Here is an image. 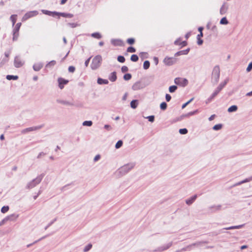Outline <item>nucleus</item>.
<instances>
[{"instance_id": "nucleus-1", "label": "nucleus", "mask_w": 252, "mask_h": 252, "mask_svg": "<svg viewBox=\"0 0 252 252\" xmlns=\"http://www.w3.org/2000/svg\"><path fill=\"white\" fill-rule=\"evenodd\" d=\"M220 76V69L219 65H216L213 69L211 77L212 83L216 84L219 81Z\"/></svg>"}, {"instance_id": "nucleus-2", "label": "nucleus", "mask_w": 252, "mask_h": 252, "mask_svg": "<svg viewBox=\"0 0 252 252\" xmlns=\"http://www.w3.org/2000/svg\"><path fill=\"white\" fill-rule=\"evenodd\" d=\"M135 163L132 162L123 165L118 170V172L121 175H123L128 173L130 170L135 166Z\"/></svg>"}, {"instance_id": "nucleus-3", "label": "nucleus", "mask_w": 252, "mask_h": 252, "mask_svg": "<svg viewBox=\"0 0 252 252\" xmlns=\"http://www.w3.org/2000/svg\"><path fill=\"white\" fill-rule=\"evenodd\" d=\"M43 177V175L42 174L39 175L35 179L29 182L27 185L26 188L28 189H31L35 187L37 185L39 184L41 182Z\"/></svg>"}, {"instance_id": "nucleus-4", "label": "nucleus", "mask_w": 252, "mask_h": 252, "mask_svg": "<svg viewBox=\"0 0 252 252\" xmlns=\"http://www.w3.org/2000/svg\"><path fill=\"white\" fill-rule=\"evenodd\" d=\"M101 61L102 58L101 56L97 55L94 57L91 64V68L93 70L98 68L101 64Z\"/></svg>"}, {"instance_id": "nucleus-5", "label": "nucleus", "mask_w": 252, "mask_h": 252, "mask_svg": "<svg viewBox=\"0 0 252 252\" xmlns=\"http://www.w3.org/2000/svg\"><path fill=\"white\" fill-rule=\"evenodd\" d=\"M177 62V59L174 57H166L163 61V62L164 63V64L166 66H171L174 64H175Z\"/></svg>"}, {"instance_id": "nucleus-6", "label": "nucleus", "mask_w": 252, "mask_h": 252, "mask_svg": "<svg viewBox=\"0 0 252 252\" xmlns=\"http://www.w3.org/2000/svg\"><path fill=\"white\" fill-rule=\"evenodd\" d=\"M174 83L176 85H180L182 87H185L188 85V81L186 78L177 77L174 79Z\"/></svg>"}, {"instance_id": "nucleus-7", "label": "nucleus", "mask_w": 252, "mask_h": 252, "mask_svg": "<svg viewBox=\"0 0 252 252\" xmlns=\"http://www.w3.org/2000/svg\"><path fill=\"white\" fill-rule=\"evenodd\" d=\"M21 26V23H18L13 31V40H17L19 36V31Z\"/></svg>"}, {"instance_id": "nucleus-8", "label": "nucleus", "mask_w": 252, "mask_h": 252, "mask_svg": "<svg viewBox=\"0 0 252 252\" xmlns=\"http://www.w3.org/2000/svg\"><path fill=\"white\" fill-rule=\"evenodd\" d=\"M38 14V12L36 10L31 11L26 13L22 18V21H26L28 19L35 16Z\"/></svg>"}, {"instance_id": "nucleus-9", "label": "nucleus", "mask_w": 252, "mask_h": 252, "mask_svg": "<svg viewBox=\"0 0 252 252\" xmlns=\"http://www.w3.org/2000/svg\"><path fill=\"white\" fill-rule=\"evenodd\" d=\"M42 127H43V126L41 125V126H36L28 127V128H27L22 130L21 133L25 134V133H27L28 132H29L32 131L37 130H38V129L41 128Z\"/></svg>"}, {"instance_id": "nucleus-10", "label": "nucleus", "mask_w": 252, "mask_h": 252, "mask_svg": "<svg viewBox=\"0 0 252 252\" xmlns=\"http://www.w3.org/2000/svg\"><path fill=\"white\" fill-rule=\"evenodd\" d=\"M221 91V90L220 89L217 87L210 97L208 98L206 100V103L211 102Z\"/></svg>"}, {"instance_id": "nucleus-11", "label": "nucleus", "mask_w": 252, "mask_h": 252, "mask_svg": "<svg viewBox=\"0 0 252 252\" xmlns=\"http://www.w3.org/2000/svg\"><path fill=\"white\" fill-rule=\"evenodd\" d=\"M14 64L15 67L19 68L23 65L24 62L22 61L19 56H16L14 59Z\"/></svg>"}, {"instance_id": "nucleus-12", "label": "nucleus", "mask_w": 252, "mask_h": 252, "mask_svg": "<svg viewBox=\"0 0 252 252\" xmlns=\"http://www.w3.org/2000/svg\"><path fill=\"white\" fill-rule=\"evenodd\" d=\"M172 245V242H169L168 244L164 245L158 248L157 249L154 250V252H161L165 250L168 249Z\"/></svg>"}, {"instance_id": "nucleus-13", "label": "nucleus", "mask_w": 252, "mask_h": 252, "mask_svg": "<svg viewBox=\"0 0 252 252\" xmlns=\"http://www.w3.org/2000/svg\"><path fill=\"white\" fill-rule=\"evenodd\" d=\"M18 217V216H16L14 214L11 215L5 218L0 222V226L2 225L5 221L7 220H15Z\"/></svg>"}, {"instance_id": "nucleus-14", "label": "nucleus", "mask_w": 252, "mask_h": 252, "mask_svg": "<svg viewBox=\"0 0 252 252\" xmlns=\"http://www.w3.org/2000/svg\"><path fill=\"white\" fill-rule=\"evenodd\" d=\"M228 9V5L226 2H224L222 6H221L220 10V15H224L225 14Z\"/></svg>"}, {"instance_id": "nucleus-15", "label": "nucleus", "mask_w": 252, "mask_h": 252, "mask_svg": "<svg viewBox=\"0 0 252 252\" xmlns=\"http://www.w3.org/2000/svg\"><path fill=\"white\" fill-rule=\"evenodd\" d=\"M221 205H213L208 207V210L210 213H215L218 211H220L221 209Z\"/></svg>"}, {"instance_id": "nucleus-16", "label": "nucleus", "mask_w": 252, "mask_h": 252, "mask_svg": "<svg viewBox=\"0 0 252 252\" xmlns=\"http://www.w3.org/2000/svg\"><path fill=\"white\" fill-rule=\"evenodd\" d=\"M55 13L56 14V15L61 16L63 17H65V18H71L73 17V15L71 13H64V12H57V13Z\"/></svg>"}, {"instance_id": "nucleus-17", "label": "nucleus", "mask_w": 252, "mask_h": 252, "mask_svg": "<svg viewBox=\"0 0 252 252\" xmlns=\"http://www.w3.org/2000/svg\"><path fill=\"white\" fill-rule=\"evenodd\" d=\"M197 197V195L196 194H195L191 196L190 198H188L186 200V203L188 205H191L193 202L196 200V198Z\"/></svg>"}, {"instance_id": "nucleus-18", "label": "nucleus", "mask_w": 252, "mask_h": 252, "mask_svg": "<svg viewBox=\"0 0 252 252\" xmlns=\"http://www.w3.org/2000/svg\"><path fill=\"white\" fill-rule=\"evenodd\" d=\"M111 42L114 46H123V42L121 39H112L111 40Z\"/></svg>"}, {"instance_id": "nucleus-19", "label": "nucleus", "mask_w": 252, "mask_h": 252, "mask_svg": "<svg viewBox=\"0 0 252 252\" xmlns=\"http://www.w3.org/2000/svg\"><path fill=\"white\" fill-rule=\"evenodd\" d=\"M68 80H64V79L62 78H59L58 79V82L59 84V88L61 89H63V85L66 84L68 83Z\"/></svg>"}, {"instance_id": "nucleus-20", "label": "nucleus", "mask_w": 252, "mask_h": 252, "mask_svg": "<svg viewBox=\"0 0 252 252\" xmlns=\"http://www.w3.org/2000/svg\"><path fill=\"white\" fill-rule=\"evenodd\" d=\"M189 50L190 48H189L186 50L178 51L175 54V56H179L183 55H187L189 53Z\"/></svg>"}, {"instance_id": "nucleus-21", "label": "nucleus", "mask_w": 252, "mask_h": 252, "mask_svg": "<svg viewBox=\"0 0 252 252\" xmlns=\"http://www.w3.org/2000/svg\"><path fill=\"white\" fill-rule=\"evenodd\" d=\"M251 181H252V176L251 177H250L248 178H246V179L243 180V181H241L239 182H238L237 183H236L235 184H234L233 187H235V186H239V185H241V184H244V183H247V182H249Z\"/></svg>"}, {"instance_id": "nucleus-22", "label": "nucleus", "mask_w": 252, "mask_h": 252, "mask_svg": "<svg viewBox=\"0 0 252 252\" xmlns=\"http://www.w3.org/2000/svg\"><path fill=\"white\" fill-rule=\"evenodd\" d=\"M43 65L41 63H35L33 65V69L35 71H38L42 68Z\"/></svg>"}, {"instance_id": "nucleus-23", "label": "nucleus", "mask_w": 252, "mask_h": 252, "mask_svg": "<svg viewBox=\"0 0 252 252\" xmlns=\"http://www.w3.org/2000/svg\"><path fill=\"white\" fill-rule=\"evenodd\" d=\"M204 243H207L206 241H199L189 245L190 249L192 247H200Z\"/></svg>"}, {"instance_id": "nucleus-24", "label": "nucleus", "mask_w": 252, "mask_h": 252, "mask_svg": "<svg viewBox=\"0 0 252 252\" xmlns=\"http://www.w3.org/2000/svg\"><path fill=\"white\" fill-rule=\"evenodd\" d=\"M57 101L59 103H61V104L66 105L73 106L74 105V104L72 102H69L68 101H66V100L58 99L57 100Z\"/></svg>"}, {"instance_id": "nucleus-25", "label": "nucleus", "mask_w": 252, "mask_h": 252, "mask_svg": "<svg viewBox=\"0 0 252 252\" xmlns=\"http://www.w3.org/2000/svg\"><path fill=\"white\" fill-rule=\"evenodd\" d=\"M41 11L43 14H46V15H48L49 16H56V14L55 13H57L56 11L52 12V11L47 10H42Z\"/></svg>"}, {"instance_id": "nucleus-26", "label": "nucleus", "mask_w": 252, "mask_h": 252, "mask_svg": "<svg viewBox=\"0 0 252 252\" xmlns=\"http://www.w3.org/2000/svg\"><path fill=\"white\" fill-rule=\"evenodd\" d=\"M141 88H142V84L140 82H137L135 83L132 86V89L134 90H140Z\"/></svg>"}, {"instance_id": "nucleus-27", "label": "nucleus", "mask_w": 252, "mask_h": 252, "mask_svg": "<svg viewBox=\"0 0 252 252\" xmlns=\"http://www.w3.org/2000/svg\"><path fill=\"white\" fill-rule=\"evenodd\" d=\"M109 79L111 81V82H114L117 79V75H116V72H112L109 77Z\"/></svg>"}, {"instance_id": "nucleus-28", "label": "nucleus", "mask_w": 252, "mask_h": 252, "mask_svg": "<svg viewBox=\"0 0 252 252\" xmlns=\"http://www.w3.org/2000/svg\"><path fill=\"white\" fill-rule=\"evenodd\" d=\"M244 225V224L232 226H230V227H228L223 228L222 229L231 230V229H239V228H242Z\"/></svg>"}, {"instance_id": "nucleus-29", "label": "nucleus", "mask_w": 252, "mask_h": 252, "mask_svg": "<svg viewBox=\"0 0 252 252\" xmlns=\"http://www.w3.org/2000/svg\"><path fill=\"white\" fill-rule=\"evenodd\" d=\"M229 80L228 78L226 79L223 82L220 83L218 87L221 90L225 86V85L228 83Z\"/></svg>"}, {"instance_id": "nucleus-30", "label": "nucleus", "mask_w": 252, "mask_h": 252, "mask_svg": "<svg viewBox=\"0 0 252 252\" xmlns=\"http://www.w3.org/2000/svg\"><path fill=\"white\" fill-rule=\"evenodd\" d=\"M138 104L137 100H133L130 102V107L133 109H135Z\"/></svg>"}, {"instance_id": "nucleus-31", "label": "nucleus", "mask_w": 252, "mask_h": 252, "mask_svg": "<svg viewBox=\"0 0 252 252\" xmlns=\"http://www.w3.org/2000/svg\"><path fill=\"white\" fill-rule=\"evenodd\" d=\"M238 107L236 105H232L230 107L228 108L227 111L229 113L235 112L237 110Z\"/></svg>"}, {"instance_id": "nucleus-32", "label": "nucleus", "mask_w": 252, "mask_h": 252, "mask_svg": "<svg viewBox=\"0 0 252 252\" xmlns=\"http://www.w3.org/2000/svg\"><path fill=\"white\" fill-rule=\"evenodd\" d=\"M97 82L98 84L100 85L107 84L108 83V81L106 79H103L102 78H98Z\"/></svg>"}, {"instance_id": "nucleus-33", "label": "nucleus", "mask_w": 252, "mask_h": 252, "mask_svg": "<svg viewBox=\"0 0 252 252\" xmlns=\"http://www.w3.org/2000/svg\"><path fill=\"white\" fill-rule=\"evenodd\" d=\"M6 79L8 80H17L18 78V76L17 75H7L6 77Z\"/></svg>"}, {"instance_id": "nucleus-34", "label": "nucleus", "mask_w": 252, "mask_h": 252, "mask_svg": "<svg viewBox=\"0 0 252 252\" xmlns=\"http://www.w3.org/2000/svg\"><path fill=\"white\" fill-rule=\"evenodd\" d=\"M150 66V63L148 61H145L143 64V67L145 69H148Z\"/></svg>"}, {"instance_id": "nucleus-35", "label": "nucleus", "mask_w": 252, "mask_h": 252, "mask_svg": "<svg viewBox=\"0 0 252 252\" xmlns=\"http://www.w3.org/2000/svg\"><path fill=\"white\" fill-rule=\"evenodd\" d=\"M177 89V87L175 85L171 86L169 88V91L170 93H172L176 91Z\"/></svg>"}, {"instance_id": "nucleus-36", "label": "nucleus", "mask_w": 252, "mask_h": 252, "mask_svg": "<svg viewBox=\"0 0 252 252\" xmlns=\"http://www.w3.org/2000/svg\"><path fill=\"white\" fill-rule=\"evenodd\" d=\"M222 127V124H217V125H215L213 127V129L215 130H220V129Z\"/></svg>"}, {"instance_id": "nucleus-37", "label": "nucleus", "mask_w": 252, "mask_h": 252, "mask_svg": "<svg viewBox=\"0 0 252 252\" xmlns=\"http://www.w3.org/2000/svg\"><path fill=\"white\" fill-rule=\"evenodd\" d=\"M91 35L92 37L97 38V39H100L101 38V34L100 33H99L98 32L93 33Z\"/></svg>"}, {"instance_id": "nucleus-38", "label": "nucleus", "mask_w": 252, "mask_h": 252, "mask_svg": "<svg viewBox=\"0 0 252 252\" xmlns=\"http://www.w3.org/2000/svg\"><path fill=\"white\" fill-rule=\"evenodd\" d=\"M228 22L226 17H223L220 21V24L221 25H226Z\"/></svg>"}, {"instance_id": "nucleus-39", "label": "nucleus", "mask_w": 252, "mask_h": 252, "mask_svg": "<svg viewBox=\"0 0 252 252\" xmlns=\"http://www.w3.org/2000/svg\"><path fill=\"white\" fill-rule=\"evenodd\" d=\"M92 124L93 122L91 121H86L83 123V125L84 126H90L92 125Z\"/></svg>"}, {"instance_id": "nucleus-40", "label": "nucleus", "mask_w": 252, "mask_h": 252, "mask_svg": "<svg viewBox=\"0 0 252 252\" xmlns=\"http://www.w3.org/2000/svg\"><path fill=\"white\" fill-rule=\"evenodd\" d=\"M130 60L132 62H137L138 60V57L137 55L133 54L131 56Z\"/></svg>"}, {"instance_id": "nucleus-41", "label": "nucleus", "mask_w": 252, "mask_h": 252, "mask_svg": "<svg viewBox=\"0 0 252 252\" xmlns=\"http://www.w3.org/2000/svg\"><path fill=\"white\" fill-rule=\"evenodd\" d=\"M56 62L55 61H54V60L51 61V62H50L46 64V67H50L52 66H54L56 64Z\"/></svg>"}, {"instance_id": "nucleus-42", "label": "nucleus", "mask_w": 252, "mask_h": 252, "mask_svg": "<svg viewBox=\"0 0 252 252\" xmlns=\"http://www.w3.org/2000/svg\"><path fill=\"white\" fill-rule=\"evenodd\" d=\"M123 141L122 140H119L115 145V148L116 149H119L123 145Z\"/></svg>"}, {"instance_id": "nucleus-43", "label": "nucleus", "mask_w": 252, "mask_h": 252, "mask_svg": "<svg viewBox=\"0 0 252 252\" xmlns=\"http://www.w3.org/2000/svg\"><path fill=\"white\" fill-rule=\"evenodd\" d=\"M92 247V245L91 244H89L87 246H85V247L84 249V252H87L89 251Z\"/></svg>"}, {"instance_id": "nucleus-44", "label": "nucleus", "mask_w": 252, "mask_h": 252, "mask_svg": "<svg viewBox=\"0 0 252 252\" xmlns=\"http://www.w3.org/2000/svg\"><path fill=\"white\" fill-rule=\"evenodd\" d=\"M160 108L161 110H164L167 108V104L165 102H162L160 105Z\"/></svg>"}, {"instance_id": "nucleus-45", "label": "nucleus", "mask_w": 252, "mask_h": 252, "mask_svg": "<svg viewBox=\"0 0 252 252\" xmlns=\"http://www.w3.org/2000/svg\"><path fill=\"white\" fill-rule=\"evenodd\" d=\"M131 78V75L129 73H127L124 75V79L125 80H129Z\"/></svg>"}, {"instance_id": "nucleus-46", "label": "nucleus", "mask_w": 252, "mask_h": 252, "mask_svg": "<svg viewBox=\"0 0 252 252\" xmlns=\"http://www.w3.org/2000/svg\"><path fill=\"white\" fill-rule=\"evenodd\" d=\"M8 210H9V207L8 206H3L1 209V212L2 213H5L6 212H7L8 211Z\"/></svg>"}, {"instance_id": "nucleus-47", "label": "nucleus", "mask_w": 252, "mask_h": 252, "mask_svg": "<svg viewBox=\"0 0 252 252\" xmlns=\"http://www.w3.org/2000/svg\"><path fill=\"white\" fill-rule=\"evenodd\" d=\"M126 51L129 53H134L135 52L136 50L133 47H129L127 48Z\"/></svg>"}, {"instance_id": "nucleus-48", "label": "nucleus", "mask_w": 252, "mask_h": 252, "mask_svg": "<svg viewBox=\"0 0 252 252\" xmlns=\"http://www.w3.org/2000/svg\"><path fill=\"white\" fill-rule=\"evenodd\" d=\"M179 132L181 134H186L188 133V130L187 128L180 129Z\"/></svg>"}, {"instance_id": "nucleus-49", "label": "nucleus", "mask_w": 252, "mask_h": 252, "mask_svg": "<svg viewBox=\"0 0 252 252\" xmlns=\"http://www.w3.org/2000/svg\"><path fill=\"white\" fill-rule=\"evenodd\" d=\"M145 118L148 119L149 122L152 123L154 121L155 116L154 115L149 116L147 117H145Z\"/></svg>"}, {"instance_id": "nucleus-50", "label": "nucleus", "mask_w": 252, "mask_h": 252, "mask_svg": "<svg viewBox=\"0 0 252 252\" xmlns=\"http://www.w3.org/2000/svg\"><path fill=\"white\" fill-rule=\"evenodd\" d=\"M16 15H12L10 17V19L12 22L13 25L15 24L16 21Z\"/></svg>"}, {"instance_id": "nucleus-51", "label": "nucleus", "mask_w": 252, "mask_h": 252, "mask_svg": "<svg viewBox=\"0 0 252 252\" xmlns=\"http://www.w3.org/2000/svg\"><path fill=\"white\" fill-rule=\"evenodd\" d=\"M118 61L120 63H124L125 61V58L122 56H119L118 57Z\"/></svg>"}, {"instance_id": "nucleus-52", "label": "nucleus", "mask_w": 252, "mask_h": 252, "mask_svg": "<svg viewBox=\"0 0 252 252\" xmlns=\"http://www.w3.org/2000/svg\"><path fill=\"white\" fill-rule=\"evenodd\" d=\"M67 25L72 28H74L79 26V25L77 24V23H69L67 24Z\"/></svg>"}, {"instance_id": "nucleus-53", "label": "nucleus", "mask_w": 252, "mask_h": 252, "mask_svg": "<svg viewBox=\"0 0 252 252\" xmlns=\"http://www.w3.org/2000/svg\"><path fill=\"white\" fill-rule=\"evenodd\" d=\"M126 41L129 44H133L134 43L135 40L134 38H128Z\"/></svg>"}, {"instance_id": "nucleus-54", "label": "nucleus", "mask_w": 252, "mask_h": 252, "mask_svg": "<svg viewBox=\"0 0 252 252\" xmlns=\"http://www.w3.org/2000/svg\"><path fill=\"white\" fill-rule=\"evenodd\" d=\"M252 69V62L250 63L249 64L246 70L247 72H249Z\"/></svg>"}, {"instance_id": "nucleus-55", "label": "nucleus", "mask_w": 252, "mask_h": 252, "mask_svg": "<svg viewBox=\"0 0 252 252\" xmlns=\"http://www.w3.org/2000/svg\"><path fill=\"white\" fill-rule=\"evenodd\" d=\"M128 67L126 66H123L121 68V70L123 72H126L128 71Z\"/></svg>"}, {"instance_id": "nucleus-56", "label": "nucleus", "mask_w": 252, "mask_h": 252, "mask_svg": "<svg viewBox=\"0 0 252 252\" xmlns=\"http://www.w3.org/2000/svg\"><path fill=\"white\" fill-rule=\"evenodd\" d=\"M181 38H179L174 41V44L176 45H180V43L181 42Z\"/></svg>"}, {"instance_id": "nucleus-57", "label": "nucleus", "mask_w": 252, "mask_h": 252, "mask_svg": "<svg viewBox=\"0 0 252 252\" xmlns=\"http://www.w3.org/2000/svg\"><path fill=\"white\" fill-rule=\"evenodd\" d=\"M190 250V248L189 245L187 246L186 247L183 248L181 249V252H185L187 251H189Z\"/></svg>"}, {"instance_id": "nucleus-58", "label": "nucleus", "mask_w": 252, "mask_h": 252, "mask_svg": "<svg viewBox=\"0 0 252 252\" xmlns=\"http://www.w3.org/2000/svg\"><path fill=\"white\" fill-rule=\"evenodd\" d=\"M197 112V110H196L195 111H192V112H190L188 113L187 114V115H188L189 116H192V115H194L195 114H196V113Z\"/></svg>"}, {"instance_id": "nucleus-59", "label": "nucleus", "mask_w": 252, "mask_h": 252, "mask_svg": "<svg viewBox=\"0 0 252 252\" xmlns=\"http://www.w3.org/2000/svg\"><path fill=\"white\" fill-rule=\"evenodd\" d=\"M75 68L73 66H70L68 67V71L70 72H74L75 71Z\"/></svg>"}, {"instance_id": "nucleus-60", "label": "nucleus", "mask_w": 252, "mask_h": 252, "mask_svg": "<svg viewBox=\"0 0 252 252\" xmlns=\"http://www.w3.org/2000/svg\"><path fill=\"white\" fill-rule=\"evenodd\" d=\"M165 99L167 101H169L171 99V96L169 94H166Z\"/></svg>"}, {"instance_id": "nucleus-61", "label": "nucleus", "mask_w": 252, "mask_h": 252, "mask_svg": "<svg viewBox=\"0 0 252 252\" xmlns=\"http://www.w3.org/2000/svg\"><path fill=\"white\" fill-rule=\"evenodd\" d=\"M180 45L181 46V47H183L184 46H186L187 45V42L186 41H184L183 42H181L180 43Z\"/></svg>"}, {"instance_id": "nucleus-62", "label": "nucleus", "mask_w": 252, "mask_h": 252, "mask_svg": "<svg viewBox=\"0 0 252 252\" xmlns=\"http://www.w3.org/2000/svg\"><path fill=\"white\" fill-rule=\"evenodd\" d=\"M154 62L156 65H157L158 63V59L157 57H154L153 58Z\"/></svg>"}, {"instance_id": "nucleus-63", "label": "nucleus", "mask_w": 252, "mask_h": 252, "mask_svg": "<svg viewBox=\"0 0 252 252\" xmlns=\"http://www.w3.org/2000/svg\"><path fill=\"white\" fill-rule=\"evenodd\" d=\"M100 158V156L99 155H97L95 156L94 159V161H97L98 160H99Z\"/></svg>"}, {"instance_id": "nucleus-64", "label": "nucleus", "mask_w": 252, "mask_h": 252, "mask_svg": "<svg viewBox=\"0 0 252 252\" xmlns=\"http://www.w3.org/2000/svg\"><path fill=\"white\" fill-rule=\"evenodd\" d=\"M203 40L201 39L200 38H197V44L199 45H202L203 43Z\"/></svg>"}]
</instances>
